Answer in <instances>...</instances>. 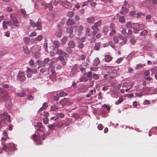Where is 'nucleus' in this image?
Returning <instances> with one entry per match:
<instances>
[{
  "label": "nucleus",
  "instance_id": "f257e3e1",
  "mask_svg": "<svg viewBox=\"0 0 157 157\" xmlns=\"http://www.w3.org/2000/svg\"><path fill=\"white\" fill-rule=\"evenodd\" d=\"M10 116L7 112H5L2 114H0V125L2 126H6L8 123L10 122Z\"/></svg>",
  "mask_w": 157,
  "mask_h": 157
},
{
  "label": "nucleus",
  "instance_id": "f03ea898",
  "mask_svg": "<svg viewBox=\"0 0 157 157\" xmlns=\"http://www.w3.org/2000/svg\"><path fill=\"white\" fill-rule=\"evenodd\" d=\"M30 24L31 26L33 28L36 26L38 30H41L42 29V26L40 22L37 21L36 23L34 21L31 20Z\"/></svg>",
  "mask_w": 157,
  "mask_h": 157
},
{
  "label": "nucleus",
  "instance_id": "7ed1b4c3",
  "mask_svg": "<svg viewBox=\"0 0 157 157\" xmlns=\"http://www.w3.org/2000/svg\"><path fill=\"white\" fill-rule=\"evenodd\" d=\"M37 73V71L36 70L29 67L27 68L26 71V74L28 78H30L32 74H36Z\"/></svg>",
  "mask_w": 157,
  "mask_h": 157
},
{
  "label": "nucleus",
  "instance_id": "20e7f679",
  "mask_svg": "<svg viewBox=\"0 0 157 157\" xmlns=\"http://www.w3.org/2000/svg\"><path fill=\"white\" fill-rule=\"evenodd\" d=\"M133 26L132 28L138 31L143 30L144 28V25L142 24H139L137 23H133Z\"/></svg>",
  "mask_w": 157,
  "mask_h": 157
},
{
  "label": "nucleus",
  "instance_id": "39448f33",
  "mask_svg": "<svg viewBox=\"0 0 157 157\" xmlns=\"http://www.w3.org/2000/svg\"><path fill=\"white\" fill-rule=\"evenodd\" d=\"M0 98H2L4 101L6 100L8 98V92L6 90H3L1 92L0 94Z\"/></svg>",
  "mask_w": 157,
  "mask_h": 157
},
{
  "label": "nucleus",
  "instance_id": "423d86ee",
  "mask_svg": "<svg viewBox=\"0 0 157 157\" xmlns=\"http://www.w3.org/2000/svg\"><path fill=\"white\" fill-rule=\"evenodd\" d=\"M17 78L20 81H24L25 78V73L23 71L19 72L17 75Z\"/></svg>",
  "mask_w": 157,
  "mask_h": 157
},
{
  "label": "nucleus",
  "instance_id": "0eeeda50",
  "mask_svg": "<svg viewBox=\"0 0 157 157\" xmlns=\"http://www.w3.org/2000/svg\"><path fill=\"white\" fill-rule=\"evenodd\" d=\"M56 54L59 55H63L67 57L69 56V55L67 54L64 52L63 50L60 49H58L56 50Z\"/></svg>",
  "mask_w": 157,
  "mask_h": 157
},
{
  "label": "nucleus",
  "instance_id": "6e6552de",
  "mask_svg": "<svg viewBox=\"0 0 157 157\" xmlns=\"http://www.w3.org/2000/svg\"><path fill=\"white\" fill-rule=\"evenodd\" d=\"M35 128L38 131H42L43 128L42 125V123L40 122L37 123L35 125Z\"/></svg>",
  "mask_w": 157,
  "mask_h": 157
},
{
  "label": "nucleus",
  "instance_id": "1a4fd4ad",
  "mask_svg": "<svg viewBox=\"0 0 157 157\" xmlns=\"http://www.w3.org/2000/svg\"><path fill=\"white\" fill-rule=\"evenodd\" d=\"M50 60V59L47 58L45 59L41 63L40 62L39 64L40 66L44 67L45 66L46 64H48Z\"/></svg>",
  "mask_w": 157,
  "mask_h": 157
},
{
  "label": "nucleus",
  "instance_id": "9d476101",
  "mask_svg": "<svg viewBox=\"0 0 157 157\" xmlns=\"http://www.w3.org/2000/svg\"><path fill=\"white\" fill-rule=\"evenodd\" d=\"M117 17L119 20V21L122 23H124L125 22V20L124 16H120L118 13L116 15Z\"/></svg>",
  "mask_w": 157,
  "mask_h": 157
},
{
  "label": "nucleus",
  "instance_id": "9b49d317",
  "mask_svg": "<svg viewBox=\"0 0 157 157\" xmlns=\"http://www.w3.org/2000/svg\"><path fill=\"white\" fill-rule=\"evenodd\" d=\"M40 47L37 44L34 45L32 48V51L34 52H39L40 50Z\"/></svg>",
  "mask_w": 157,
  "mask_h": 157
},
{
  "label": "nucleus",
  "instance_id": "f8f14e48",
  "mask_svg": "<svg viewBox=\"0 0 157 157\" xmlns=\"http://www.w3.org/2000/svg\"><path fill=\"white\" fill-rule=\"evenodd\" d=\"M52 74L50 76V78H54L56 77V74L55 72V68L53 67H52L51 70Z\"/></svg>",
  "mask_w": 157,
  "mask_h": 157
},
{
  "label": "nucleus",
  "instance_id": "ddd939ff",
  "mask_svg": "<svg viewBox=\"0 0 157 157\" xmlns=\"http://www.w3.org/2000/svg\"><path fill=\"white\" fill-rule=\"evenodd\" d=\"M68 101L67 99L64 98L59 102V103L60 105L63 106L67 104L68 103Z\"/></svg>",
  "mask_w": 157,
  "mask_h": 157
},
{
  "label": "nucleus",
  "instance_id": "4468645a",
  "mask_svg": "<svg viewBox=\"0 0 157 157\" xmlns=\"http://www.w3.org/2000/svg\"><path fill=\"white\" fill-rule=\"evenodd\" d=\"M62 30L59 29L57 30L55 33V35L58 37H60L62 35Z\"/></svg>",
  "mask_w": 157,
  "mask_h": 157
},
{
  "label": "nucleus",
  "instance_id": "2eb2a0df",
  "mask_svg": "<svg viewBox=\"0 0 157 157\" xmlns=\"http://www.w3.org/2000/svg\"><path fill=\"white\" fill-rule=\"evenodd\" d=\"M61 5L67 8H69L71 6V3L69 2H67V1L65 2L64 3H63Z\"/></svg>",
  "mask_w": 157,
  "mask_h": 157
},
{
  "label": "nucleus",
  "instance_id": "dca6fc26",
  "mask_svg": "<svg viewBox=\"0 0 157 157\" xmlns=\"http://www.w3.org/2000/svg\"><path fill=\"white\" fill-rule=\"evenodd\" d=\"M101 45V42L96 43L94 47V50L96 51H98L99 50L100 47Z\"/></svg>",
  "mask_w": 157,
  "mask_h": 157
},
{
  "label": "nucleus",
  "instance_id": "f3484780",
  "mask_svg": "<svg viewBox=\"0 0 157 157\" xmlns=\"http://www.w3.org/2000/svg\"><path fill=\"white\" fill-rule=\"evenodd\" d=\"M8 150L10 151H14L15 149V147L14 145L12 144H10L8 145Z\"/></svg>",
  "mask_w": 157,
  "mask_h": 157
},
{
  "label": "nucleus",
  "instance_id": "a211bd4d",
  "mask_svg": "<svg viewBox=\"0 0 157 157\" xmlns=\"http://www.w3.org/2000/svg\"><path fill=\"white\" fill-rule=\"evenodd\" d=\"M23 51L27 55H29L30 53V51L27 46H23Z\"/></svg>",
  "mask_w": 157,
  "mask_h": 157
},
{
  "label": "nucleus",
  "instance_id": "6ab92c4d",
  "mask_svg": "<svg viewBox=\"0 0 157 157\" xmlns=\"http://www.w3.org/2000/svg\"><path fill=\"white\" fill-rule=\"evenodd\" d=\"M113 59L112 56L109 55L105 56V61L107 62H110Z\"/></svg>",
  "mask_w": 157,
  "mask_h": 157
},
{
  "label": "nucleus",
  "instance_id": "aec40b11",
  "mask_svg": "<svg viewBox=\"0 0 157 157\" xmlns=\"http://www.w3.org/2000/svg\"><path fill=\"white\" fill-rule=\"evenodd\" d=\"M59 60L60 61V62L63 65L65 66L66 64V60L63 58V57L62 56H59Z\"/></svg>",
  "mask_w": 157,
  "mask_h": 157
},
{
  "label": "nucleus",
  "instance_id": "412c9836",
  "mask_svg": "<svg viewBox=\"0 0 157 157\" xmlns=\"http://www.w3.org/2000/svg\"><path fill=\"white\" fill-rule=\"evenodd\" d=\"M119 38L121 40H122L124 44L127 41V39L125 36H123L122 35H119Z\"/></svg>",
  "mask_w": 157,
  "mask_h": 157
},
{
  "label": "nucleus",
  "instance_id": "4be33fe9",
  "mask_svg": "<svg viewBox=\"0 0 157 157\" xmlns=\"http://www.w3.org/2000/svg\"><path fill=\"white\" fill-rule=\"evenodd\" d=\"M74 24L75 22L74 20L70 19H68L66 22V24L67 26L72 25Z\"/></svg>",
  "mask_w": 157,
  "mask_h": 157
},
{
  "label": "nucleus",
  "instance_id": "5701e85b",
  "mask_svg": "<svg viewBox=\"0 0 157 157\" xmlns=\"http://www.w3.org/2000/svg\"><path fill=\"white\" fill-rule=\"evenodd\" d=\"M100 62L99 59L98 58H96L93 61V64L94 66H98Z\"/></svg>",
  "mask_w": 157,
  "mask_h": 157
},
{
  "label": "nucleus",
  "instance_id": "b1692460",
  "mask_svg": "<svg viewBox=\"0 0 157 157\" xmlns=\"http://www.w3.org/2000/svg\"><path fill=\"white\" fill-rule=\"evenodd\" d=\"M75 45V43L72 41H70L68 44V46L70 48H74Z\"/></svg>",
  "mask_w": 157,
  "mask_h": 157
},
{
  "label": "nucleus",
  "instance_id": "393cba45",
  "mask_svg": "<svg viewBox=\"0 0 157 157\" xmlns=\"http://www.w3.org/2000/svg\"><path fill=\"white\" fill-rule=\"evenodd\" d=\"M83 29V27L82 26H80L78 28V35H80L82 33V31Z\"/></svg>",
  "mask_w": 157,
  "mask_h": 157
},
{
  "label": "nucleus",
  "instance_id": "a878e982",
  "mask_svg": "<svg viewBox=\"0 0 157 157\" xmlns=\"http://www.w3.org/2000/svg\"><path fill=\"white\" fill-rule=\"evenodd\" d=\"M88 81L87 78L86 77H83L80 78L78 81L77 82H86Z\"/></svg>",
  "mask_w": 157,
  "mask_h": 157
},
{
  "label": "nucleus",
  "instance_id": "bb28decb",
  "mask_svg": "<svg viewBox=\"0 0 157 157\" xmlns=\"http://www.w3.org/2000/svg\"><path fill=\"white\" fill-rule=\"evenodd\" d=\"M94 18L93 17H90L88 18L87 19L88 22L89 23H93L94 21Z\"/></svg>",
  "mask_w": 157,
  "mask_h": 157
},
{
  "label": "nucleus",
  "instance_id": "cd10ccee",
  "mask_svg": "<svg viewBox=\"0 0 157 157\" xmlns=\"http://www.w3.org/2000/svg\"><path fill=\"white\" fill-rule=\"evenodd\" d=\"M53 44L55 48L56 49H58L59 46V43L58 40L55 41L53 42Z\"/></svg>",
  "mask_w": 157,
  "mask_h": 157
},
{
  "label": "nucleus",
  "instance_id": "c85d7f7f",
  "mask_svg": "<svg viewBox=\"0 0 157 157\" xmlns=\"http://www.w3.org/2000/svg\"><path fill=\"white\" fill-rule=\"evenodd\" d=\"M125 26L126 28H132L133 27V24L130 21L126 23Z\"/></svg>",
  "mask_w": 157,
  "mask_h": 157
},
{
  "label": "nucleus",
  "instance_id": "c756f323",
  "mask_svg": "<svg viewBox=\"0 0 157 157\" xmlns=\"http://www.w3.org/2000/svg\"><path fill=\"white\" fill-rule=\"evenodd\" d=\"M78 65L77 64H75L72 67V71H74V72H77L78 71Z\"/></svg>",
  "mask_w": 157,
  "mask_h": 157
},
{
  "label": "nucleus",
  "instance_id": "7c9ffc66",
  "mask_svg": "<svg viewBox=\"0 0 157 157\" xmlns=\"http://www.w3.org/2000/svg\"><path fill=\"white\" fill-rule=\"evenodd\" d=\"M132 34V31L131 29H129L128 30V33H127L126 37H130L131 36Z\"/></svg>",
  "mask_w": 157,
  "mask_h": 157
},
{
  "label": "nucleus",
  "instance_id": "2f4dec72",
  "mask_svg": "<svg viewBox=\"0 0 157 157\" xmlns=\"http://www.w3.org/2000/svg\"><path fill=\"white\" fill-rule=\"evenodd\" d=\"M148 31L147 30H144L140 33V35L141 36H145L147 35Z\"/></svg>",
  "mask_w": 157,
  "mask_h": 157
},
{
  "label": "nucleus",
  "instance_id": "473e14b6",
  "mask_svg": "<svg viewBox=\"0 0 157 157\" xmlns=\"http://www.w3.org/2000/svg\"><path fill=\"white\" fill-rule=\"evenodd\" d=\"M121 32L122 34L124 36L126 37L127 35V32L126 29L125 28H121Z\"/></svg>",
  "mask_w": 157,
  "mask_h": 157
},
{
  "label": "nucleus",
  "instance_id": "72a5a7b5",
  "mask_svg": "<svg viewBox=\"0 0 157 157\" xmlns=\"http://www.w3.org/2000/svg\"><path fill=\"white\" fill-rule=\"evenodd\" d=\"M123 100V98L122 97H120L119 99L115 102V104L118 105L121 103Z\"/></svg>",
  "mask_w": 157,
  "mask_h": 157
},
{
  "label": "nucleus",
  "instance_id": "f704fd0d",
  "mask_svg": "<svg viewBox=\"0 0 157 157\" xmlns=\"http://www.w3.org/2000/svg\"><path fill=\"white\" fill-rule=\"evenodd\" d=\"M146 15L145 13H137V18H140L142 16H145Z\"/></svg>",
  "mask_w": 157,
  "mask_h": 157
},
{
  "label": "nucleus",
  "instance_id": "c9c22d12",
  "mask_svg": "<svg viewBox=\"0 0 157 157\" xmlns=\"http://www.w3.org/2000/svg\"><path fill=\"white\" fill-rule=\"evenodd\" d=\"M13 22L15 26L17 27L19 26V22L18 20L17 19H16L13 20Z\"/></svg>",
  "mask_w": 157,
  "mask_h": 157
},
{
  "label": "nucleus",
  "instance_id": "e433bc0d",
  "mask_svg": "<svg viewBox=\"0 0 157 157\" xmlns=\"http://www.w3.org/2000/svg\"><path fill=\"white\" fill-rule=\"evenodd\" d=\"M68 37L67 36H64L61 40V41L62 44H65L67 41Z\"/></svg>",
  "mask_w": 157,
  "mask_h": 157
},
{
  "label": "nucleus",
  "instance_id": "4c0bfd02",
  "mask_svg": "<svg viewBox=\"0 0 157 157\" xmlns=\"http://www.w3.org/2000/svg\"><path fill=\"white\" fill-rule=\"evenodd\" d=\"M73 28L72 27H70L67 29V31L69 33H72L73 32Z\"/></svg>",
  "mask_w": 157,
  "mask_h": 157
},
{
  "label": "nucleus",
  "instance_id": "58836bf2",
  "mask_svg": "<svg viewBox=\"0 0 157 157\" xmlns=\"http://www.w3.org/2000/svg\"><path fill=\"white\" fill-rule=\"evenodd\" d=\"M77 40L79 41V42L82 43L85 41V37H82L80 38L79 37H77L76 38Z\"/></svg>",
  "mask_w": 157,
  "mask_h": 157
},
{
  "label": "nucleus",
  "instance_id": "ea45409f",
  "mask_svg": "<svg viewBox=\"0 0 157 157\" xmlns=\"http://www.w3.org/2000/svg\"><path fill=\"white\" fill-rule=\"evenodd\" d=\"M85 36H90V29L89 28H86V31L85 33Z\"/></svg>",
  "mask_w": 157,
  "mask_h": 157
},
{
  "label": "nucleus",
  "instance_id": "a19ab883",
  "mask_svg": "<svg viewBox=\"0 0 157 157\" xmlns=\"http://www.w3.org/2000/svg\"><path fill=\"white\" fill-rule=\"evenodd\" d=\"M63 125V123L61 121L57 122L56 124V125L59 128L61 127Z\"/></svg>",
  "mask_w": 157,
  "mask_h": 157
},
{
  "label": "nucleus",
  "instance_id": "79ce46f5",
  "mask_svg": "<svg viewBox=\"0 0 157 157\" xmlns=\"http://www.w3.org/2000/svg\"><path fill=\"white\" fill-rule=\"evenodd\" d=\"M30 40V39L28 37H25L23 38V41L26 44H28Z\"/></svg>",
  "mask_w": 157,
  "mask_h": 157
},
{
  "label": "nucleus",
  "instance_id": "37998d69",
  "mask_svg": "<svg viewBox=\"0 0 157 157\" xmlns=\"http://www.w3.org/2000/svg\"><path fill=\"white\" fill-rule=\"evenodd\" d=\"M64 114L62 113H57L56 114V117L58 118H62L64 117Z\"/></svg>",
  "mask_w": 157,
  "mask_h": 157
},
{
  "label": "nucleus",
  "instance_id": "c03bdc74",
  "mask_svg": "<svg viewBox=\"0 0 157 157\" xmlns=\"http://www.w3.org/2000/svg\"><path fill=\"white\" fill-rule=\"evenodd\" d=\"M119 36H115L113 37V40L115 44H117L118 42Z\"/></svg>",
  "mask_w": 157,
  "mask_h": 157
},
{
  "label": "nucleus",
  "instance_id": "a18cd8bd",
  "mask_svg": "<svg viewBox=\"0 0 157 157\" xmlns=\"http://www.w3.org/2000/svg\"><path fill=\"white\" fill-rule=\"evenodd\" d=\"M59 95L60 97H63L67 96V93H65L63 91H61L59 93Z\"/></svg>",
  "mask_w": 157,
  "mask_h": 157
},
{
  "label": "nucleus",
  "instance_id": "49530a36",
  "mask_svg": "<svg viewBox=\"0 0 157 157\" xmlns=\"http://www.w3.org/2000/svg\"><path fill=\"white\" fill-rule=\"evenodd\" d=\"M58 109V107L56 105H54L51 107V109L53 111H56Z\"/></svg>",
  "mask_w": 157,
  "mask_h": 157
},
{
  "label": "nucleus",
  "instance_id": "de8ad7c7",
  "mask_svg": "<svg viewBox=\"0 0 157 157\" xmlns=\"http://www.w3.org/2000/svg\"><path fill=\"white\" fill-rule=\"evenodd\" d=\"M49 133L48 132H46L44 133L41 136L43 140H44L46 137L48 136Z\"/></svg>",
  "mask_w": 157,
  "mask_h": 157
},
{
  "label": "nucleus",
  "instance_id": "09e8293b",
  "mask_svg": "<svg viewBox=\"0 0 157 157\" xmlns=\"http://www.w3.org/2000/svg\"><path fill=\"white\" fill-rule=\"evenodd\" d=\"M17 94L18 96L21 97H24L26 96L25 93L24 92L21 93H17Z\"/></svg>",
  "mask_w": 157,
  "mask_h": 157
},
{
  "label": "nucleus",
  "instance_id": "8fccbe9b",
  "mask_svg": "<svg viewBox=\"0 0 157 157\" xmlns=\"http://www.w3.org/2000/svg\"><path fill=\"white\" fill-rule=\"evenodd\" d=\"M130 42L133 44H134L136 43V40L134 37H131L130 40Z\"/></svg>",
  "mask_w": 157,
  "mask_h": 157
},
{
  "label": "nucleus",
  "instance_id": "3c124183",
  "mask_svg": "<svg viewBox=\"0 0 157 157\" xmlns=\"http://www.w3.org/2000/svg\"><path fill=\"white\" fill-rule=\"evenodd\" d=\"M48 127L50 129L53 130L55 127V125L54 124H50L48 125Z\"/></svg>",
  "mask_w": 157,
  "mask_h": 157
},
{
  "label": "nucleus",
  "instance_id": "603ef678",
  "mask_svg": "<svg viewBox=\"0 0 157 157\" xmlns=\"http://www.w3.org/2000/svg\"><path fill=\"white\" fill-rule=\"evenodd\" d=\"M102 21L101 20H100L98 21H97L94 24V25H96L97 27L100 26L101 24Z\"/></svg>",
  "mask_w": 157,
  "mask_h": 157
},
{
  "label": "nucleus",
  "instance_id": "864d4df0",
  "mask_svg": "<svg viewBox=\"0 0 157 157\" xmlns=\"http://www.w3.org/2000/svg\"><path fill=\"white\" fill-rule=\"evenodd\" d=\"M2 144L3 146L2 147V149L4 151H6V150H8V145H6L5 144H4V143H2Z\"/></svg>",
  "mask_w": 157,
  "mask_h": 157
},
{
  "label": "nucleus",
  "instance_id": "5fc2aeb1",
  "mask_svg": "<svg viewBox=\"0 0 157 157\" xmlns=\"http://www.w3.org/2000/svg\"><path fill=\"white\" fill-rule=\"evenodd\" d=\"M3 27L4 29H7L8 28L7 24V22L6 21H3Z\"/></svg>",
  "mask_w": 157,
  "mask_h": 157
},
{
  "label": "nucleus",
  "instance_id": "6e6d98bb",
  "mask_svg": "<svg viewBox=\"0 0 157 157\" xmlns=\"http://www.w3.org/2000/svg\"><path fill=\"white\" fill-rule=\"evenodd\" d=\"M74 13L72 11H69L68 12L67 15L69 17H72L74 15Z\"/></svg>",
  "mask_w": 157,
  "mask_h": 157
},
{
  "label": "nucleus",
  "instance_id": "4d7b16f0",
  "mask_svg": "<svg viewBox=\"0 0 157 157\" xmlns=\"http://www.w3.org/2000/svg\"><path fill=\"white\" fill-rule=\"evenodd\" d=\"M84 46V45L82 43L79 42L78 45V47L80 49L82 48Z\"/></svg>",
  "mask_w": 157,
  "mask_h": 157
},
{
  "label": "nucleus",
  "instance_id": "13d9d810",
  "mask_svg": "<svg viewBox=\"0 0 157 157\" xmlns=\"http://www.w3.org/2000/svg\"><path fill=\"white\" fill-rule=\"evenodd\" d=\"M108 27L107 26H105L103 28V32L104 33H106L108 31Z\"/></svg>",
  "mask_w": 157,
  "mask_h": 157
},
{
  "label": "nucleus",
  "instance_id": "bf43d9fd",
  "mask_svg": "<svg viewBox=\"0 0 157 157\" xmlns=\"http://www.w3.org/2000/svg\"><path fill=\"white\" fill-rule=\"evenodd\" d=\"M42 39V36L41 35H39L35 38V40H36L40 41Z\"/></svg>",
  "mask_w": 157,
  "mask_h": 157
},
{
  "label": "nucleus",
  "instance_id": "052dcab7",
  "mask_svg": "<svg viewBox=\"0 0 157 157\" xmlns=\"http://www.w3.org/2000/svg\"><path fill=\"white\" fill-rule=\"evenodd\" d=\"M29 64L31 67H34V61L32 59L30 60L29 62Z\"/></svg>",
  "mask_w": 157,
  "mask_h": 157
},
{
  "label": "nucleus",
  "instance_id": "680f3d73",
  "mask_svg": "<svg viewBox=\"0 0 157 157\" xmlns=\"http://www.w3.org/2000/svg\"><path fill=\"white\" fill-rule=\"evenodd\" d=\"M109 45L113 48H114L115 47V44L114 43H113L112 41H109Z\"/></svg>",
  "mask_w": 157,
  "mask_h": 157
},
{
  "label": "nucleus",
  "instance_id": "e2e57ef3",
  "mask_svg": "<svg viewBox=\"0 0 157 157\" xmlns=\"http://www.w3.org/2000/svg\"><path fill=\"white\" fill-rule=\"evenodd\" d=\"M136 12L135 11H130L129 13L130 16L132 17H134L136 14Z\"/></svg>",
  "mask_w": 157,
  "mask_h": 157
},
{
  "label": "nucleus",
  "instance_id": "0e129e2a",
  "mask_svg": "<svg viewBox=\"0 0 157 157\" xmlns=\"http://www.w3.org/2000/svg\"><path fill=\"white\" fill-rule=\"evenodd\" d=\"M93 78L94 79L96 80L99 79V76L98 75L94 73L93 74Z\"/></svg>",
  "mask_w": 157,
  "mask_h": 157
},
{
  "label": "nucleus",
  "instance_id": "69168bd1",
  "mask_svg": "<svg viewBox=\"0 0 157 157\" xmlns=\"http://www.w3.org/2000/svg\"><path fill=\"white\" fill-rule=\"evenodd\" d=\"M116 32L115 30H112L110 33L109 35L111 36H114L116 33Z\"/></svg>",
  "mask_w": 157,
  "mask_h": 157
},
{
  "label": "nucleus",
  "instance_id": "338daca9",
  "mask_svg": "<svg viewBox=\"0 0 157 157\" xmlns=\"http://www.w3.org/2000/svg\"><path fill=\"white\" fill-rule=\"evenodd\" d=\"M110 27L111 29V30H115V26L113 23H111L110 24Z\"/></svg>",
  "mask_w": 157,
  "mask_h": 157
},
{
  "label": "nucleus",
  "instance_id": "774afa93",
  "mask_svg": "<svg viewBox=\"0 0 157 157\" xmlns=\"http://www.w3.org/2000/svg\"><path fill=\"white\" fill-rule=\"evenodd\" d=\"M71 48H67L66 49V51L68 53L71 54L72 52V50L71 49Z\"/></svg>",
  "mask_w": 157,
  "mask_h": 157
}]
</instances>
